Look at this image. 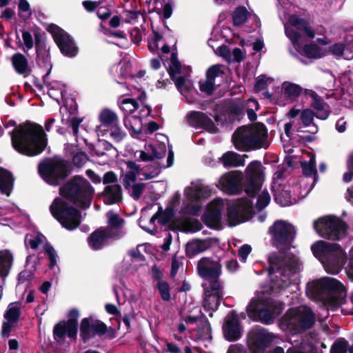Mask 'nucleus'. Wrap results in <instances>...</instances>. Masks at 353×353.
Masks as SVG:
<instances>
[{"instance_id": "obj_1", "label": "nucleus", "mask_w": 353, "mask_h": 353, "mask_svg": "<svg viewBox=\"0 0 353 353\" xmlns=\"http://www.w3.org/2000/svg\"><path fill=\"white\" fill-rule=\"evenodd\" d=\"M268 261L269 285L257 292L247 306V312L250 319L265 323H271L284 308L283 304L272 298L268 291L276 292L288 287L301 265L296 256L282 252L270 254Z\"/></svg>"}, {"instance_id": "obj_2", "label": "nucleus", "mask_w": 353, "mask_h": 353, "mask_svg": "<svg viewBox=\"0 0 353 353\" xmlns=\"http://www.w3.org/2000/svg\"><path fill=\"white\" fill-rule=\"evenodd\" d=\"M64 199L57 198L50 207L52 216L67 230L77 228L81 223L78 210L69 205L65 199L77 206L88 208L91 203L94 189L83 177L75 176L60 189Z\"/></svg>"}, {"instance_id": "obj_3", "label": "nucleus", "mask_w": 353, "mask_h": 353, "mask_svg": "<svg viewBox=\"0 0 353 353\" xmlns=\"http://www.w3.org/2000/svg\"><path fill=\"white\" fill-rule=\"evenodd\" d=\"M16 123L10 121L6 125V128L13 127L8 132L11 135L13 148L20 154L32 157L39 154L46 146V139L41 126L27 123L15 127Z\"/></svg>"}, {"instance_id": "obj_4", "label": "nucleus", "mask_w": 353, "mask_h": 353, "mask_svg": "<svg viewBox=\"0 0 353 353\" xmlns=\"http://www.w3.org/2000/svg\"><path fill=\"white\" fill-rule=\"evenodd\" d=\"M306 294L310 299L322 301L327 310H335L346 303V292L343 285L331 277H323L309 282L306 287Z\"/></svg>"}, {"instance_id": "obj_5", "label": "nucleus", "mask_w": 353, "mask_h": 353, "mask_svg": "<svg viewBox=\"0 0 353 353\" xmlns=\"http://www.w3.org/2000/svg\"><path fill=\"white\" fill-rule=\"evenodd\" d=\"M270 201V196L265 190L259 194L254 208L250 199L247 198L228 201L227 203L228 225L235 226L248 221L251 217L254 208L259 211L262 210L269 204Z\"/></svg>"}, {"instance_id": "obj_6", "label": "nucleus", "mask_w": 353, "mask_h": 353, "mask_svg": "<svg viewBox=\"0 0 353 353\" xmlns=\"http://www.w3.org/2000/svg\"><path fill=\"white\" fill-rule=\"evenodd\" d=\"M267 138L265 125L258 123L239 128L233 134L232 141L236 149L249 150L268 148Z\"/></svg>"}, {"instance_id": "obj_7", "label": "nucleus", "mask_w": 353, "mask_h": 353, "mask_svg": "<svg viewBox=\"0 0 353 353\" xmlns=\"http://www.w3.org/2000/svg\"><path fill=\"white\" fill-rule=\"evenodd\" d=\"M315 321L312 310L303 305L289 309L280 321V327L291 334H296L312 328Z\"/></svg>"}, {"instance_id": "obj_8", "label": "nucleus", "mask_w": 353, "mask_h": 353, "mask_svg": "<svg viewBox=\"0 0 353 353\" xmlns=\"http://www.w3.org/2000/svg\"><path fill=\"white\" fill-rule=\"evenodd\" d=\"M311 249L327 273L336 274L341 271L345 257L338 244L319 241L312 245Z\"/></svg>"}, {"instance_id": "obj_9", "label": "nucleus", "mask_w": 353, "mask_h": 353, "mask_svg": "<svg viewBox=\"0 0 353 353\" xmlns=\"http://www.w3.org/2000/svg\"><path fill=\"white\" fill-rule=\"evenodd\" d=\"M298 116L299 117L295 127L297 135L306 141H312V136L318 132V127L314 123V112L309 108L301 110L294 107L286 114L290 119H295Z\"/></svg>"}, {"instance_id": "obj_10", "label": "nucleus", "mask_w": 353, "mask_h": 353, "mask_svg": "<svg viewBox=\"0 0 353 353\" xmlns=\"http://www.w3.org/2000/svg\"><path fill=\"white\" fill-rule=\"evenodd\" d=\"M314 228L323 238L339 240L345 235L346 225L336 216H326L315 221Z\"/></svg>"}, {"instance_id": "obj_11", "label": "nucleus", "mask_w": 353, "mask_h": 353, "mask_svg": "<svg viewBox=\"0 0 353 353\" xmlns=\"http://www.w3.org/2000/svg\"><path fill=\"white\" fill-rule=\"evenodd\" d=\"M211 190L208 186L201 182L192 183L184 190L185 199L183 210L190 214L196 215L201 210V201L210 196Z\"/></svg>"}, {"instance_id": "obj_12", "label": "nucleus", "mask_w": 353, "mask_h": 353, "mask_svg": "<svg viewBox=\"0 0 353 353\" xmlns=\"http://www.w3.org/2000/svg\"><path fill=\"white\" fill-rule=\"evenodd\" d=\"M40 176L48 183L58 185L68 174L63 161L55 159H47L41 162L38 167Z\"/></svg>"}, {"instance_id": "obj_13", "label": "nucleus", "mask_w": 353, "mask_h": 353, "mask_svg": "<svg viewBox=\"0 0 353 353\" xmlns=\"http://www.w3.org/2000/svg\"><path fill=\"white\" fill-rule=\"evenodd\" d=\"M265 179L264 168L257 161L251 162L245 170L243 178V188L250 196L255 195L261 188Z\"/></svg>"}, {"instance_id": "obj_14", "label": "nucleus", "mask_w": 353, "mask_h": 353, "mask_svg": "<svg viewBox=\"0 0 353 353\" xmlns=\"http://www.w3.org/2000/svg\"><path fill=\"white\" fill-rule=\"evenodd\" d=\"M272 243L278 248L288 247L295 236L293 225L285 221H276L269 228Z\"/></svg>"}, {"instance_id": "obj_15", "label": "nucleus", "mask_w": 353, "mask_h": 353, "mask_svg": "<svg viewBox=\"0 0 353 353\" xmlns=\"http://www.w3.org/2000/svg\"><path fill=\"white\" fill-rule=\"evenodd\" d=\"M157 142L145 145L143 150L137 151L135 157L142 161L161 159L166 153L168 138L163 134H155Z\"/></svg>"}, {"instance_id": "obj_16", "label": "nucleus", "mask_w": 353, "mask_h": 353, "mask_svg": "<svg viewBox=\"0 0 353 353\" xmlns=\"http://www.w3.org/2000/svg\"><path fill=\"white\" fill-rule=\"evenodd\" d=\"M127 170L123 175V184L135 200H138L142 194L145 183H137V176L139 174V166L132 161L126 163Z\"/></svg>"}, {"instance_id": "obj_17", "label": "nucleus", "mask_w": 353, "mask_h": 353, "mask_svg": "<svg viewBox=\"0 0 353 353\" xmlns=\"http://www.w3.org/2000/svg\"><path fill=\"white\" fill-rule=\"evenodd\" d=\"M203 307L205 310L214 311L218 308L221 299L223 298V288L219 280H214L205 283Z\"/></svg>"}, {"instance_id": "obj_18", "label": "nucleus", "mask_w": 353, "mask_h": 353, "mask_svg": "<svg viewBox=\"0 0 353 353\" xmlns=\"http://www.w3.org/2000/svg\"><path fill=\"white\" fill-rule=\"evenodd\" d=\"M285 35L290 40L294 49L301 55L308 58H321L324 55L321 50L314 44L305 45L302 48V41L299 32H294L289 26L285 27Z\"/></svg>"}, {"instance_id": "obj_19", "label": "nucleus", "mask_w": 353, "mask_h": 353, "mask_svg": "<svg viewBox=\"0 0 353 353\" xmlns=\"http://www.w3.org/2000/svg\"><path fill=\"white\" fill-rule=\"evenodd\" d=\"M273 336L263 328L256 327L249 333L248 345L251 353H264L272 343Z\"/></svg>"}, {"instance_id": "obj_20", "label": "nucleus", "mask_w": 353, "mask_h": 353, "mask_svg": "<svg viewBox=\"0 0 353 353\" xmlns=\"http://www.w3.org/2000/svg\"><path fill=\"white\" fill-rule=\"evenodd\" d=\"M50 32L61 52L69 57H74L78 52V48L70 36L57 26L51 28Z\"/></svg>"}, {"instance_id": "obj_21", "label": "nucleus", "mask_w": 353, "mask_h": 353, "mask_svg": "<svg viewBox=\"0 0 353 353\" xmlns=\"http://www.w3.org/2000/svg\"><path fill=\"white\" fill-rule=\"evenodd\" d=\"M106 331L107 326L100 321L94 320L92 317L84 318L81 321L80 336L84 342L96 336H102Z\"/></svg>"}, {"instance_id": "obj_22", "label": "nucleus", "mask_w": 353, "mask_h": 353, "mask_svg": "<svg viewBox=\"0 0 353 353\" xmlns=\"http://www.w3.org/2000/svg\"><path fill=\"white\" fill-rule=\"evenodd\" d=\"M198 272L207 283L214 280H219L221 273V266L219 262L208 258H203L198 262Z\"/></svg>"}, {"instance_id": "obj_23", "label": "nucleus", "mask_w": 353, "mask_h": 353, "mask_svg": "<svg viewBox=\"0 0 353 353\" xmlns=\"http://www.w3.org/2000/svg\"><path fill=\"white\" fill-rule=\"evenodd\" d=\"M243 178L238 172H230L223 174L219 179V187L225 192L230 194L238 193L241 186L243 187Z\"/></svg>"}, {"instance_id": "obj_24", "label": "nucleus", "mask_w": 353, "mask_h": 353, "mask_svg": "<svg viewBox=\"0 0 353 353\" xmlns=\"http://www.w3.org/2000/svg\"><path fill=\"white\" fill-rule=\"evenodd\" d=\"M272 188L274 200L281 206H288L297 202L296 196H292V188L290 185L275 181Z\"/></svg>"}, {"instance_id": "obj_25", "label": "nucleus", "mask_w": 353, "mask_h": 353, "mask_svg": "<svg viewBox=\"0 0 353 353\" xmlns=\"http://www.w3.org/2000/svg\"><path fill=\"white\" fill-rule=\"evenodd\" d=\"M223 331L225 338L230 341L238 340L241 336L243 329L238 315L234 311L230 312L225 317Z\"/></svg>"}, {"instance_id": "obj_26", "label": "nucleus", "mask_w": 353, "mask_h": 353, "mask_svg": "<svg viewBox=\"0 0 353 353\" xmlns=\"http://www.w3.org/2000/svg\"><path fill=\"white\" fill-rule=\"evenodd\" d=\"M194 312L195 314L189 315L185 319V324L190 326L191 330H196L200 337H208L210 332L209 323L201 315L199 308H194Z\"/></svg>"}, {"instance_id": "obj_27", "label": "nucleus", "mask_w": 353, "mask_h": 353, "mask_svg": "<svg viewBox=\"0 0 353 353\" xmlns=\"http://www.w3.org/2000/svg\"><path fill=\"white\" fill-rule=\"evenodd\" d=\"M172 214V210L168 208L164 212H157L153 215L148 224L145 223V219L141 216L139 220V225L148 232L154 234L157 232L159 225H165L170 221Z\"/></svg>"}, {"instance_id": "obj_28", "label": "nucleus", "mask_w": 353, "mask_h": 353, "mask_svg": "<svg viewBox=\"0 0 353 353\" xmlns=\"http://www.w3.org/2000/svg\"><path fill=\"white\" fill-rule=\"evenodd\" d=\"M170 61L169 73L174 81L178 90L183 95L185 96V93L190 89V83L186 77L179 76L181 73V65L174 54H172Z\"/></svg>"}, {"instance_id": "obj_29", "label": "nucleus", "mask_w": 353, "mask_h": 353, "mask_svg": "<svg viewBox=\"0 0 353 353\" xmlns=\"http://www.w3.org/2000/svg\"><path fill=\"white\" fill-rule=\"evenodd\" d=\"M224 205L223 201L220 198L215 199L209 203L204 214V220L208 225L217 228L220 225L222 217L221 211Z\"/></svg>"}, {"instance_id": "obj_30", "label": "nucleus", "mask_w": 353, "mask_h": 353, "mask_svg": "<svg viewBox=\"0 0 353 353\" xmlns=\"http://www.w3.org/2000/svg\"><path fill=\"white\" fill-rule=\"evenodd\" d=\"M188 123L195 128H203L210 133L216 132V127L212 119L205 113L197 111H192L187 114Z\"/></svg>"}, {"instance_id": "obj_31", "label": "nucleus", "mask_w": 353, "mask_h": 353, "mask_svg": "<svg viewBox=\"0 0 353 353\" xmlns=\"http://www.w3.org/2000/svg\"><path fill=\"white\" fill-rule=\"evenodd\" d=\"M301 87L297 84L292 83L288 81H285L281 85V92L283 97H276V103L280 105H285L288 103L294 101L299 95L304 93ZM276 98V96L274 97Z\"/></svg>"}, {"instance_id": "obj_32", "label": "nucleus", "mask_w": 353, "mask_h": 353, "mask_svg": "<svg viewBox=\"0 0 353 353\" xmlns=\"http://www.w3.org/2000/svg\"><path fill=\"white\" fill-rule=\"evenodd\" d=\"M304 94L311 98V106L316 110V117L322 120L326 119L330 115L328 105L312 90H305Z\"/></svg>"}, {"instance_id": "obj_33", "label": "nucleus", "mask_w": 353, "mask_h": 353, "mask_svg": "<svg viewBox=\"0 0 353 353\" xmlns=\"http://www.w3.org/2000/svg\"><path fill=\"white\" fill-rule=\"evenodd\" d=\"M77 333V323L74 320L62 321L55 325L53 330L56 340L63 339L67 334L70 338H74Z\"/></svg>"}, {"instance_id": "obj_34", "label": "nucleus", "mask_w": 353, "mask_h": 353, "mask_svg": "<svg viewBox=\"0 0 353 353\" xmlns=\"http://www.w3.org/2000/svg\"><path fill=\"white\" fill-rule=\"evenodd\" d=\"M123 124L127 129L130 131L132 137L138 139H142L143 134L142 132V120L137 114L125 115L123 119Z\"/></svg>"}, {"instance_id": "obj_35", "label": "nucleus", "mask_w": 353, "mask_h": 353, "mask_svg": "<svg viewBox=\"0 0 353 353\" xmlns=\"http://www.w3.org/2000/svg\"><path fill=\"white\" fill-rule=\"evenodd\" d=\"M110 237H111V234L109 230L103 228L99 229L89 237V245L94 250L100 249Z\"/></svg>"}, {"instance_id": "obj_36", "label": "nucleus", "mask_w": 353, "mask_h": 353, "mask_svg": "<svg viewBox=\"0 0 353 353\" xmlns=\"http://www.w3.org/2000/svg\"><path fill=\"white\" fill-rule=\"evenodd\" d=\"M289 26L294 32H297L300 35V32L304 31L305 34L311 39L314 37V32L307 27L305 22L296 15H292L289 17L288 22L284 24V27Z\"/></svg>"}, {"instance_id": "obj_37", "label": "nucleus", "mask_w": 353, "mask_h": 353, "mask_svg": "<svg viewBox=\"0 0 353 353\" xmlns=\"http://www.w3.org/2000/svg\"><path fill=\"white\" fill-rule=\"evenodd\" d=\"M121 188L117 184L108 185L103 192V201L105 204L110 205L121 200Z\"/></svg>"}, {"instance_id": "obj_38", "label": "nucleus", "mask_w": 353, "mask_h": 353, "mask_svg": "<svg viewBox=\"0 0 353 353\" xmlns=\"http://www.w3.org/2000/svg\"><path fill=\"white\" fill-rule=\"evenodd\" d=\"M14 185L12 174L7 170L0 167V192L10 196Z\"/></svg>"}, {"instance_id": "obj_39", "label": "nucleus", "mask_w": 353, "mask_h": 353, "mask_svg": "<svg viewBox=\"0 0 353 353\" xmlns=\"http://www.w3.org/2000/svg\"><path fill=\"white\" fill-rule=\"evenodd\" d=\"M245 157L246 156H241L234 152H227L219 159L225 167H238L244 165Z\"/></svg>"}, {"instance_id": "obj_40", "label": "nucleus", "mask_w": 353, "mask_h": 353, "mask_svg": "<svg viewBox=\"0 0 353 353\" xmlns=\"http://www.w3.org/2000/svg\"><path fill=\"white\" fill-rule=\"evenodd\" d=\"M210 247V243L207 240H193L188 242L185 246L186 254L188 256H194L206 250Z\"/></svg>"}, {"instance_id": "obj_41", "label": "nucleus", "mask_w": 353, "mask_h": 353, "mask_svg": "<svg viewBox=\"0 0 353 353\" xmlns=\"http://www.w3.org/2000/svg\"><path fill=\"white\" fill-rule=\"evenodd\" d=\"M174 227L181 232H194L200 230L198 221L189 218L179 219L173 222Z\"/></svg>"}, {"instance_id": "obj_42", "label": "nucleus", "mask_w": 353, "mask_h": 353, "mask_svg": "<svg viewBox=\"0 0 353 353\" xmlns=\"http://www.w3.org/2000/svg\"><path fill=\"white\" fill-rule=\"evenodd\" d=\"M148 48L150 51L155 52H159V50L165 54L170 52V48L165 43L161 35L155 32L148 41Z\"/></svg>"}, {"instance_id": "obj_43", "label": "nucleus", "mask_w": 353, "mask_h": 353, "mask_svg": "<svg viewBox=\"0 0 353 353\" xmlns=\"http://www.w3.org/2000/svg\"><path fill=\"white\" fill-rule=\"evenodd\" d=\"M12 63L15 71L23 75H27L30 72V68L26 57L21 54H14L12 57Z\"/></svg>"}, {"instance_id": "obj_44", "label": "nucleus", "mask_w": 353, "mask_h": 353, "mask_svg": "<svg viewBox=\"0 0 353 353\" xmlns=\"http://www.w3.org/2000/svg\"><path fill=\"white\" fill-rule=\"evenodd\" d=\"M108 228L106 230H109L111 234V237L118 236V230L121 228L123 223V220L117 214L113 212H109L107 213Z\"/></svg>"}, {"instance_id": "obj_45", "label": "nucleus", "mask_w": 353, "mask_h": 353, "mask_svg": "<svg viewBox=\"0 0 353 353\" xmlns=\"http://www.w3.org/2000/svg\"><path fill=\"white\" fill-rule=\"evenodd\" d=\"M13 257L9 250L0 251V275L6 276L12 267Z\"/></svg>"}, {"instance_id": "obj_46", "label": "nucleus", "mask_w": 353, "mask_h": 353, "mask_svg": "<svg viewBox=\"0 0 353 353\" xmlns=\"http://www.w3.org/2000/svg\"><path fill=\"white\" fill-rule=\"evenodd\" d=\"M248 19H252L256 21V26H258V19L254 14L248 13L243 7L238 8L233 13V22L236 26L241 25Z\"/></svg>"}, {"instance_id": "obj_47", "label": "nucleus", "mask_w": 353, "mask_h": 353, "mask_svg": "<svg viewBox=\"0 0 353 353\" xmlns=\"http://www.w3.org/2000/svg\"><path fill=\"white\" fill-rule=\"evenodd\" d=\"M65 93L64 85L57 81H52L48 85L49 96L60 103V99H63Z\"/></svg>"}, {"instance_id": "obj_48", "label": "nucleus", "mask_w": 353, "mask_h": 353, "mask_svg": "<svg viewBox=\"0 0 353 353\" xmlns=\"http://www.w3.org/2000/svg\"><path fill=\"white\" fill-rule=\"evenodd\" d=\"M309 161H302L301 168L303 170V172L305 175L304 177L310 178L313 177L314 181H316V160L314 154H311L309 155Z\"/></svg>"}, {"instance_id": "obj_49", "label": "nucleus", "mask_w": 353, "mask_h": 353, "mask_svg": "<svg viewBox=\"0 0 353 353\" xmlns=\"http://www.w3.org/2000/svg\"><path fill=\"white\" fill-rule=\"evenodd\" d=\"M314 179L302 177L300 179V191L299 192L298 198L304 199L314 187Z\"/></svg>"}, {"instance_id": "obj_50", "label": "nucleus", "mask_w": 353, "mask_h": 353, "mask_svg": "<svg viewBox=\"0 0 353 353\" xmlns=\"http://www.w3.org/2000/svg\"><path fill=\"white\" fill-rule=\"evenodd\" d=\"M100 120L103 125L108 128L118 123L117 114L110 110H104L101 112Z\"/></svg>"}, {"instance_id": "obj_51", "label": "nucleus", "mask_w": 353, "mask_h": 353, "mask_svg": "<svg viewBox=\"0 0 353 353\" xmlns=\"http://www.w3.org/2000/svg\"><path fill=\"white\" fill-rule=\"evenodd\" d=\"M120 108L125 115H134V111L138 108L137 103L132 99H124L120 103Z\"/></svg>"}, {"instance_id": "obj_52", "label": "nucleus", "mask_w": 353, "mask_h": 353, "mask_svg": "<svg viewBox=\"0 0 353 353\" xmlns=\"http://www.w3.org/2000/svg\"><path fill=\"white\" fill-rule=\"evenodd\" d=\"M20 315L19 306L16 303H10L4 315L6 320L17 322Z\"/></svg>"}, {"instance_id": "obj_53", "label": "nucleus", "mask_w": 353, "mask_h": 353, "mask_svg": "<svg viewBox=\"0 0 353 353\" xmlns=\"http://www.w3.org/2000/svg\"><path fill=\"white\" fill-rule=\"evenodd\" d=\"M45 240V237L41 234H37L36 236L27 234L25 239V242L28 244L32 249H36L39 244L42 243Z\"/></svg>"}, {"instance_id": "obj_54", "label": "nucleus", "mask_w": 353, "mask_h": 353, "mask_svg": "<svg viewBox=\"0 0 353 353\" xmlns=\"http://www.w3.org/2000/svg\"><path fill=\"white\" fill-rule=\"evenodd\" d=\"M22 49L24 52H28L32 49L34 46V41L32 34L26 30L22 31Z\"/></svg>"}, {"instance_id": "obj_55", "label": "nucleus", "mask_w": 353, "mask_h": 353, "mask_svg": "<svg viewBox=\"0 0 353 353\" xmlns=\"http://www.w3.org/2000/svg\"><path fill=\"white\" fill-rule=\"evenodd\" d=\"M296 122L295 119H290V121L285 123L283 126L284 132L285 136L290 139H295Z\"/></svg>"}, {"instance_id": "obj_56", "label": "nucleus", "mask_w": 353, "mask_h": 353, "mask_svg": "<svg viewBox=\"0 0 353 353\" xmlns=\"http://www.w3.org/2000/svg\"><path fill=\"white\" fill-rule=\"evenodd\" d=\"M347 343L345 339L337 340L332 345L330 353H346Z\"/></svg>"}, {"instance_id": "obj_57", "label": "nucleus", "mask_w": 353, "mask_h": 353, "mask_svg": "<svg viewBox=\"0 0 353 353\" xmlns=\"http://www.w3.org/2000/svg\"><path fill=\"white\" fill-rule=\"evenodd\" d=\"M109 131L111 138L115 141L119 142L125 137V133L118 127V123L109 127Z\"/></svg>"}, {"instance_id": "obj_58", "label": "nucleus", "mask_w": 353, "mask_h": 353, "mask_svg": "<svg viewBox=\"0 0 353 353\" xmlns=\"http://www.w3.org/2000/svg\"><path fill=\"white\" fill-rule=\"evenodd\" d=\"M157 288L163 301H168L170 299V287L165 281H159Z\"/></svg>"}, {"instance_id": "obj_59", "label": "nucleus", "mask_w": 353, "mask_h": 353, "mask_svg": "<svg viewBox=\"0 0 353 353\" xmlns=\"http://www.w3.org/2000/svg\"><path fill=\"white\" fill-rule=\"evenodd\" d=\"M44 250H45V252L48 254V258L50 259V268H53L56 265L57 261V259H58V256L57 254V252L54 250V248L52 246H50V245H48V244H46L44 246Z\"/></svg>"}, {"instance_id": "obj_60", "label": "nucleus", "mask_w": 353, "mask_h": 353, "mask_svg": "<svg viewBox=\"0 0 353 353\" xmlns=\"http://www.w3.org/2000/svg\"><path fill=\"white\" fill-rule=\"evenodd\" d=\"M273 81L272 79L268 78L265 76H259L255 83V88L258 91L264 90L267 85L271 84Z\"/></svg>"}, {"instance_id": "obj_61", "label": "nucleus", "mask_w": 353, "mask_h": 353, "mask_svg": "<svg viewBox=\"0 0 353 353\" xmlns=\"http://www.w3.org/2000/svg\"><path fill=\"white\" fill-rule=\"evenodd\" d=\"M341 57L346 60H352L353 59V42H345Z\"/></svg>"}, {"instance_id": "obj_62", "label": "nucleus", "mask_w": 353, "mask_h": 353, "mask_svg": "<svg viewBox=\"0 0 353 353\" xmlns=\"http://www.w3.org/2000/svg\"><path fill=\"white\" fill-rule=\"evenodd\" d=\"M200 90L207 94H210L214 89V82L206 79L203 81H200Z\"/></svg>"}, {"instance_id": "obj_63", "label": "nucleus", "mask_w": 353, "mask_h": 353, "mask_svg": "<svg viewBox=\"0 0 353 353\" xmlns=\"http://www.w3.org/2000/svg\"><path fill=\"white\" fill-rule=\"evenodd\" d=\"M348 171L343 174V181L346 183L353 179V154L350 157L347 161Z\"/></svg>"}, {"instance_id": "obj_64", "label": "nucleus", "mask_w": 353, "mask_h": 353, "mask_svg": "<svg viewBox=\"0 0 353 353\" xmlns=\"http://www.w3.org/2000/svg\"><path fill=\"white\" fill-rule=\"evenodd\" d=\"M216 53L223 57L228 61H232V54L230 50L225 46H221L217 48Z\"/></svg>"}]
</instances>
